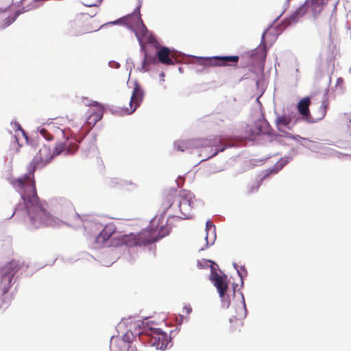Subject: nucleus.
<instances>
[{
  "instance_id": "43",
  "label": "nucleus",
  "mask_w": 351,
  "mask_h": 351,
  "mask_svg": "<svg viewBox=\"0 0 351 351\" xmlns=\"http://www.w3.org/2000/svg\"><path fill=\"white\" fill-rule=\"evenodd\" d=\"M335 154H337V156L338 158H340V157H341V156H348L347 154H343L342 153L337 152H335Z\"/></svg>"
},
{
  "instance_id": "12",
  "label": "nucleus",
  "mask_w": 351,
  "mask_h": 351,
  "mask_svg": "<svg viewBox=\"0 0 351 351\" xmlns=\"http://www.w3.org/2000/svg\"><path fill=\"white\" fill-rule=\"evenodd\" d=\"M328 0H306L290 14L289 19L293 22H298L299 19L306 13L308 9H311L313 17L317 18L323 10L324 7L328 3Z\"/></svg>"
},
{
  "instance_id": "31",
  "label": "nucleus",
  "mask_w": 351,
  "mask_h": 351,
  "mask_svg": "<svg viewBox=\"0 0 351 351\" xmlns=\"http://www.w3.org/2000/svg\"><path fill=\"white\" fill-rule=\"evenodd\" d=\"M102 1H103V0H97L94 3H84V5L85 6H86V7H88V8L97 7V6H99L101 3Z\"/></svg>"
},
{
  "instance_id": "51",
  "label": "nucleus",
  "mask_w": 351,
  "mask_h": 351,
  "mask_svg": "<svg viewBox=\"0 0 351 351\" xmlns=\"http://www.w3.org/2000/svg\"><path fill=\"white\" fill-rule=\"evenodd\" d=\"M176 216L175 215H171L169 218L170 217H175Z\"/></svg>"
},
{
  "instance_id": "48",
  "label": "nucleus",
  "mask_w": 351,
  "mask_h": 351,
  "mask_svg": "<svg viewBox=\"0 0 351 351\" xmlns=\"http://www.w3.org/2000/svg\"><path fill=\"white\" fill-rule=\"evenodd\" d=\"M99 102H97V101H93V105H94V106H97V105H99Z\"/></svg>"
},
{
  "instance_id": "9",
  "label": "nucleus",
  "mask_w": 351,
  "mask_h": 351,
  "mask_svg": "<svg viewBox=\"0 0 351 351\" xmlns=\"http://www.w3.org/2000/svg\"><path fill=\"white\" fill-rule=\"evenodd\" d=\"M24 263L12 259L0 267V308H7L12 297L7 295L10 287L13 285V278L21 269Z\"/></svg>"
},
{
  "instance_id": "6",
  "label": "nucleus",
  "mask_w": 351,
  "mask_h": 351,
  "mask_svg": "<svg viewBox=\"0 0 351 351\" xmlns=\"http://www.w3.org/2000/svg\"><path fill=\"white\" fill-rule=\"evenodd\" d=\"M153 322L145 318L137 324L139 343L144 346L154 347L156 350H165L171 343V338L161 328L152 326Z\"/></svg>"
},
{
  "instance_id": "49",
  "label": "nucleus",
  "mask_w": 351,
  "mask_h": 351,
  "mask_svg": "<svg viewBox=\"0 0 351 351\" xmlns=\"http://www.w3.org/2000/svg\"><path fill=\"white\" fill-rule=\"evenodd\" d=\"M96 14H97V13L95 12V13H94L93 14H91V15H90V17H94V16L96 15Z\"/></svg>"
},
{
  "instance_id": "33",
  "label": "nucleus",
  "mask_w": 351,
  "mask_h": 351,
  "mask_svg": "<svg viewBox=\"0 0 351 351\" xmlns=\"http://www.w3.org/2000/svg\"><path fill=\"white\" fill-rule=\"evenodd\" d=\"M197 266L199 269H205V268H208L209 264H208V265L206 264L204 262V259H202V261H197Z\"/></svg>"
},
{
  "instance_id": "39",
  "label": "nucleus",
  "mask_w": 351,
  "mask_h": 351,
  "mask_svg": "<svg viewBox=\"0 0 351 351\" xmlns=\"http://www.w3.org/2000/svg\"><path fill=\"white\" fill-rule=\"evenodd\" d=\"M343 80L341 77H338V78L337 79L336 86H338V85H339V84H342V83H343Z\"/></svg>"
},
{
  "instance_id": "40",
  "label": "nucleus",
  "mask_w": 351,
  "mask_h": 351,
  "mask_svg": "<svg viewBox=\"0 0 351 351\" xmlns=\"http://www.w3.org/2000/svg\"><path fill=\"white\" fill-rule=\"evenodd\" d=\"M238 287V284L237 283H233L232 285V294L233 295H235V291H236V288Z\"/></svg>"
},
{
  "instance_id": "21",
  "label": "nucleus",
  "mask_w": 351,
  "mask_h": 351,
  "mask_svg": "<svg viewBox=\"0 0 351 351\" xmlns=\"http://www.w3.org/2000/svg\"><path fill=\"white\" fill-rule=\"evenodd\" d=\"M239 294L241 296V304H242V309H241V311L243 312V315L237 314V316H234V317L230 318L229 321H230V323H232L234 319H241L243 318H245L246 317V315H247V308H246V304H245V302L244 295H243L242 292H240Z\"/></svg>"
},
{
  "instance_id": "23",
  "label": "nucleus",
  "mask_w": 351,
  "mask_h": 351,
  "mask_svg": "<svg viewBox=\"0 0 351 351\" xmlns=\"http://www.w3.org/2000/svg\"><path fill=\"white\" fill-rule=\"evenodd\" d=\"M291 0H285L283 3L282 8L283 10L282 12L273 21V22L269 25V29L271 28L280 19V18L282 16V14L288 10L289 8Z\"/></svg>"
},
{
  "instance_id": "34",
  "label": "nucleus",
  "mask_w": 351,
  "mask_h": 351,
  "mask_svg": "<svg viewBox=\"0 0 351 351\" xmlns=\"http://www.w3.org/2000/svg\"><path fill=\"white\" fill-rule=\"evenodd\" d=\"M281 132L282 133V134H280V135H281V136H280V137L284 136V137H285V138L292 139V138H293V135H294V134H291V133H289V132H286V131H285V130H283V132Z\"/></svg>"
},
{
  "instance_id": "11",
  "label": "nucleus",
  "mask_w": 351,
  "mask_h": 351,
  "mask_svg": "<svg viewBox=\"0 0 351 351\" xmlns=\"http://www.w3.org/2000/svg\"><path fill=\"white\" fill-rule=\"evenodd\" d=\"M328 92V88H325L322 104L319 108L317 114L315 117H313L311 116L309 110V104L311 96L304 97L298 103L297 109L300 115H298L297 117H300L301 120H304L309 123H315L318 121L322 120L326 114L329 106Z\"/></svg>"
},
{
  "instance_id": "1",
  "label": "nucleus",
  "mask_w": 351,
  "mask_h": 351,
  "mask_svg": "<svg viewBox=\"0 0 351 351\" xmlns=\"http://www.w3.org/2000/svg\"><path fill=\"white\" fill-rule=\"evenodd\" d=\"M64 141L57 143L51 153L50 148L43 145L31 162L27 165V172L15 178H8L9 183L21 196L20 202L12 214L16 218L23 221L27 229L34 230L43 227L59 226L64 221L49 213L40 203L36 189L34 173L37 169H42L57 156L73 154L79 148L81 141L76 136L69 135L65 130H60Z\"/></svg>"
},
{
  "instance_id": "16",
  "label": "nucleus",
  "mask_w": 351,
  "mask_h": 351,
  "mask_svg": "<svg viewBox=\"0 0 351 351\" xmlns=\"http://www.w3.org/2000/svg\"><path fill=\"white\" fill-rule=\"evenodd\" d=\"M134 86L129 102L130 108H123L122 110L125 114L130 115L134 113L141 106L145 97V91L142 86L136 80L134 81Z\"/></svg>"
},
{
  "instance_id": "19",
  "label": "nucleus",
  "mask_w": 351,
  "mask_h": 351,
  "mask_svg": "<svg viewBox=\"0 0 351 351\" xmlns=\"http://www.w3.org/2000/svg\"><path fill=\"white\" fill-rule=\"evenodd\" d=\"M205 231L206 232L205 237L206 243L205 247H202L201 250H204L209 245H213L217 238L215 225L212 222L210 219L207 220L206 222Z\"/></svg>"
},
{
  "instance_id": "7",
  "label": "nucleus",
  "mask_w": 351,
  "mask_h": 351,
  "mask_svg": "<svg viewBox=\"0 0 351 351\" xmlns=\"http://www.w3.org/2000/svg\"><path fill=\"white\" fill-rule=\"evenodd\" d=\"M290 15L285 17L280 25L274 27V25L269 29V26L262 34L261 40L259 46L252 52L251 57L257 58V60L264 64L267 56V53L269 49L272 46L274 42L276 40L277 37L287 28L288 26L295 24L297 22H293L289 19Z\"/></svg>"
},
{
  "instance_id": "22",
  "label": "nucleus",
  "mask_w": 351,
  "mask_h": 351,
  "mask_svg": "<svg viewBox=\"0 0 351 351\" xmlns=\"http://www.w3.org/2000/svg\"><path fill=\"white\" fill-rule=\"evenodd\" d=\"M123 180L119 178H112L108 180L107 184L111 188H121L123 184Z\"/></svg>"
},
{
  "instance_id": "5",
  "label": "nucleus",
  "mask_w": 351,
  "mask_h": 351,
  "mask_svg": "<svg viewBox=\"0 0 351 351\" xmlns=\"http://www.w3.org/2000/svg\"><path fill=\"white\" fill-rule=\"evenodd\" d=\"M174 148L178 151L184 152L188 149H200V156L204 158L201 161L207 160L223 152L228 146L223 145L219 136L206 138L190 139L184 141H175Z\"/></svg>"
},
{
  "instance_id": "24",
  "label": "nucleus",
  "mask_w": 351,
  "mask_h": 351,
  "mask_svg": "<svg viewBox=\"0 0 351 351\" xmlns=\"http://www.w3.org/2000/svg\"><path fill=\"white\" fill-rule=\"evenodd\" d=\"M238 276L241 279V287H243L244 282L243 278L247 276V271L245 267V265H241L237 272Z\"/></svg>"
},
{
  "instance_id": "8",
  "label": "nucleus",
  "mask_w": 351,
  "mask_h": 351,
  "mask_svg": "<svg viewBox=\"0 0 351 351\" xmlns=\"http://www.w3.org/2000/svg\"><path fill=\"white\" fill-rule=\"evenodd\" d=\"M170 231L171 228L166 225H162L156 237H152L149 233L146 232L123 234L119 239L115 240L112 245L117 246L125 245L128 247L141 245L147 246L169 235Z\"/></svg>"
},
{
  "instance_id": "32",
  "label": "nucleus",
  "mask_w": 351,
  "mask_h": 351,
  "mask_svg": "<svg viewBox=\"0 0 351 351\" xmlns=\"http://www.w3.org/2000/svg\"><path fill=\"white\" fill-rule=\"evenodd\" d=\"M108 66L111 68L119 69L120 67V64L115 60H110L108 62Z\"/></svg>"
},
{
  "instance_id": "15",
  "label": "nucleus",
  "mask_w": 351,
  "mask_h": 351,
  "mask_svg": "<svg viewBox=\"0 0 351 351\" xmlns=\"http://www.w3.org/2000/svg\"><path fill=\"white\" fill-rule=\"evenodd\" d=\"M239 56H216L212 57H197L198 63L204 68L206 66H237Z\"/></svg>"
},
{
  "instance_id": "41",
  "label": "nucleus",
  "mask_w": 351,
  "mask_h": 351,
  "mask_svg": "<svg viewBox=\"0 0 351 351\" xmlns=\"http://www.w3.org/2000/svg\"><path fill=\"white\" fill-rule=\"evenodd\" d=\"M232 266H233L234 269L237 271V273L239 269V268H240V267L236 263H232Z\"/></svg>"
},
{
  "instance_id": "38",
  "label": "nucleus",
  "mask_w": 351,
  "mask_h": 351,
  "mask_svg": "<svg viewBox=\"0 0 351 351\" xmlns=\"http://www.w3.org/2000/svg\"><path fill=\"white\" fill-rule=\"evenodd\" d=\"M348 119H349V121H348V130L351 136V116L350 117H348Z\"/></svg>"
},
{
  "instance_id": "54",
  "label": "nucleus",
  "mask_w": 351,
  "mask_h": 351,
  "mask_svg": "<svg viewBox=\"0 0 351 351\" xmlns=\"http://www.w3.org/2000/svg\"><path fill=\"white\" fill-rule=\"evenodd\" d=\"M350 39H351V32H350Z\"/></svg>"
},
{
  "instance_id": "2",
  "label": "nucleus",
  "mask_w": 351,
  "mask_h": 351,
  "mask_svg": "<svg viewBox=\"0 0 351 351\" xmlns=\"http://www.w3.org/2000/svg\"><path fill=\"white\" fill-rule=\"evenodd\" d=\"M142 1L138 0V5L129 16L133 24L128 25L129 29L134 33L140 45L141 51L143 53L141 65L138 69L143 73L148 72L150 70V66L156 64L158 62L165 65H174L180 63V59L186 57V54L173 48L162 46L159 47L156 51L155 55L149 53L145 49L143 40L150 43H155L156 40L141 19V8Z\"/></svg>"
},
{
  "instance_id": "36",
  "label": "nucleus",
  "mask_w": 351,
  "mask_h": 351,
  "mask_svg": "<svg viewBox=\"0 0 351 351\" xmlns=\"http://www.w3.org/2000/svg\"><path fill=\"white\" fill-rule=\"evenodd\" d=\"M102 118V112L97 113L95 115V118L94 120V123H95L97 121H99Z\"/></svg>"
},
{
  "instance_id": "17",
  "label": "nucleus",
  "mask_w": 351,
  "mask_h": 351,
  "mask_svg": "<svg viewBox=\"0 0 351 351\" xmlns=\"http://www.w3.org/2000/svg\"><path fill=\"white\" fill-rule=\"evenodd\" d=\"M114 336L110 338V343L112 342V339ZM139 341L138 332L135 335L129 330L127 331L123 336L121 341V344L119 346V349L118 351H138L137 346L136 344H133V342ZM110 351H114L112 348L111 347V344L110 345Z\"/></svg>"
},
{
  "instance_id": "28",
  "label": "nucleus",
  "mask_w": 351,
  "mask_h": 351,
  "mask_svg": "<svg viewBox=\"0 0 351 351\" xmlns=\"http://www.w3.org/2000/svg\"><path fill=\"white\" fill-rule=\"evenodd\" d=\"M11 124H14L16 128V131H21L22 132L23 136L27 139V136L25 132V130L22 128L21 125L19 124L18 121H12Z\"/></svg>"
},
{
  "instance_id": "50",
  "label": "nucleus",
  "mask_w": 351,
  "mask_h": 351,
  "mask_svg": "<svg viewBox=\"0 0 351 351\" xmlns=\"http://www.w3.org/2000/svg\"><path fill=\"white\" fill-rule=\"evenodd\" d=\"M62 218H64V219H66V216H64V215H62Z\"/></svg>"
},
{
  "instance_id": "42",
  "label": "nucleus",
  "mask_w": 351,
  "mask_h": 351,
  "mask_svg": "<svg viewBox=\"0 0 351 351\" xmlns=\"http://www.w3.org/2000/svg\"><path fill=\"white\" fill-rule=\"evenodd\" d=\"M159 77H160V81H164V77H165V73L164 72H161L159 75Z\"/></svg>"
},
{
  "instance_id": "46",
  "label": "nucleus",
  "mask_w": 351,
  "mask_h": 351,
  "mask_svg": "<svg viewBox=\"0 0 351 351\" xmlns=\"http://www.w3.org/2000/svg\"><path fill=\"white\" fill-rule=\"evenodd\" d=\"M178 71L180 73H182L184 72L183 69L180 66L178 68Z\"/></svg>"
},
{
  "instance_id": "45",
  "label": "nucleus",
  "mask_w": 351,
  "mask_h": 351,
  "mask_svg": "<svg viewBox=\"0 0 351 351\" xmlns=\"http://www.w3.org/2000/svg\"><path fill=\"white\" fill-rule=\"evenodd\" d=\"M176 182H177V186H178V187H179V188H180V187H181V186H182V184H181V183H180V182H178V180H176Z\"/></svg>"
},
{
  "instance_id": "27",
  "label": "nucleus",
  "mask_w": 351,
  "mask_h": 351,
  "mask_svg": "<svg viewBox=\"0 0 351 351\" xmlns=\"http://www.w3.org/2000/svg\"><path fill=\"white\" fill-rule=\"evenodd\" d=\"M186 57H191L192 58L195 59V64H196V66H197V68L195 69H196L197 72H203V71H204L206 69H207L210 66H206L204 68H203V66H201L198 63V61H197V57L198 56H192V55H186Z\"/></svg>"
},
{
  "instance_id": "4",
  "label": "nucleus",
  "mask_w": 351,
  "mask_h": 351,
  "mask_svg": "<svg viewBox=\"0 0 351 351\" xmlns=\"http://www.w3.org/2000/svg\"><path fill=\"white\" fill-rule=\"evenodd\" d=\"M197 202V200L195 199V195L191 191L183 189L180 191L178 193L177 189L171 188L169 190V193L167 195L166 200L162 204L164 210L158 219V226L162 223L165 214L174 204H177L180 213L182 215L178 217L179 219H192L193 215L191 212L192 209L195 208V202Z\"/></svg>"
},
{
  "instance_id": "26",
  "label": "nucleus",
  "mask_w": 351,
  "mask_h": 351,
  "mask_svg": "<svg viewBox=\"0 0 351 351\" xmlns=\"http://www.w3.org/2000/svg\"><path fill=\"white\" fill-rule=\"evenodd\" d=\"M122 189H125L128 191H133L137 188L136 184L132 182L131 180H123V184H122Z\"/></svg>"
},
{
  "instance_id": "53",
  "label": "nucleus",
  "mask_w": 351,
  "mask_h": 351,
  "mask_svg": "<svg viewBox=\"0 0 351 351\" xmlns=\"http://www.w3.org/2000/svg\"><path fill=\"white\" fill-rule=\"evenodd\" d=\"M15 140L16 142H18V138L16 137H15Z\"/></svg>"
},
{
  "instance_id": "13",
  "label": "nucleus",
  "mask_w": 351,
  "mask_h": 351,
  "mask_svg": "<svg viewBox=\"0 0 351 351\" xmlns=\"http://www.w3.org/2000/svg\"><path fill=\"white\" fill-rule=\"evenodd\" d=\"M246 133L252 140L255 139L256 136L261 135H268L274 137V140L275 141H278V138L281 136L280 134L273 132L271 127L263 115L254 121L252 128L246 130Z\"/></svg>"
},
{
  "instance_id": "47",
  "label": "nucleus",
  "mask_w": 351,
  "mask_h": 351,
  "mask_svg": "<svg viewBox=\"0 0 351 351\" xmlns=\"http://www.w3.org/2000/svg\"><path fill=\"white\" fill-rule=\"evenodd\" d=\"M209 237H210V241H209V243H211L212 242V232H210Z\"/></svg>"
},
{
  "instance_id": "37",
  "label": "nucleus",
  "mask_w": 351,
  "mask_h": 351,
  "mask_svg": "<svg viewBox=\"0 0 351 351\" xmlns=\"http://www.w3.org/2000/svg\"><path fill=\"white\" fill-rule=\"evenodd\" d=\"M184 310L187 314H190L192 312V308L190 306H185Z\"/></svg>"
},
{
  "instance_id": "25",
  "label": "nucleus",
  "mask_w": 351,
  "mask_h": 351,
  "mask_svg": "<svg viewBox=\"0 0 351 351\" xmlns=\"http://www.w3.org/2000/svg\"><path fill=\"white\" fill-rule=\"evenodd\" d=\"M38 132L47 141H51L53 139V136L48 132V131L43 128H38Z\"/></svg>"
},
{
  "instance_id": "18",
  "label": "nucleus",
  "mask_w": 351,
  "mask_h": 351,
  "mask_svg": "<svg viewBox=\"0 0 351 351\" xmlns=\"http://www.w3.org/2000/svg\"><path fill=\"white\" fill-rule=\"evenodd\" d=\"M301 121L300 117H296L295 114H284L282 115L277 114L275 120V123L278 131L283 132L282 128H285L291 130L296 123Z\"/></svg>"
},
{
  "instance_id": "10",
  "label": "nucleus",
  "mask_w": 351,
  "mask_h": 351,
  "mask_svg": "<svg viewBox=\"0 0 351 351\" xmlns=\"http://www.w3.org/2000/svg\"><path fill=\"white\" fill-rule=\"evenodd\" d=\"M206 264H209L210 269V274L209 280L217 289V293L221 300V307L228 308H229L231 300L230 296L228 294L230 280L226 274L220 270L219 265L213 261L209 259H204Z\"/></svg>"
},
{
  "instance_id": "35",
  "label": "nucleus",
  "mask_w": 351,
  "mask_h": 351,
  "mask_svg": "<svg viewBox=\"0 0 351 351\" xmlns=\"http://www.w3.org/2000/svg\"><path fill=\"white\" fill-rule=\"evenodd\" d=\"M292 139L295 140V141H299L300 140L308 141V138L302 137L298 134H294Z\"/></svg>"
},
{
  "instance_id": "3",
  "label": "nucleus",
  "mask_w": 351,
  "mask_h": 351,
  "mask_svg": "<svg viewBox=\"0 0 351 351\" xmlns=\"http://www.w3.org/2000/svg\"><path fill=\"white\" fill-rule=\"evenodd\" d=\"M69 210L72 219L76 221L75 225L77 226L82 225L88 234L95 237L94 241L95 244L101 247H119L112 245V243L123 234L119 236H113L117 230V228L113 223H104L95 217L82 218L75 212L74 208L70 204Z\"/></svg>"
},
{
  "instance_id": "14",
  "label": "nucleus",
  "mask_w": 351,
  "mask_h": 351,
  "mask_svg": "<svg viewBox=\"0 0 351 351\" xmlns=\"http://www.w3.org/2000/svg\"><path fill=\"white\" fill-rule=\"evenodd\" d=\"M292 158L290 156H285L281 158L276 164L271 168L263 171L257 177L256 183L252 185L249 189V193H252L258 191L259 187L263 184V181L270 177L271 175L276 174L282 168L287 165Z\"/></svg>"
},
{
  "instance_id": "29",
  "label": "nucleus",
  "mask_w": 351,
  "mask_h": 351,
  "mask_svg": "<svg viewBox=\"0 0 351 351\" xmlns=\"http://www.w3.org/2000/svg\"><path fill=\"white\" fill-rule=\"evenodd\" d=\"M126 67L127 69L130 70L129 76L130 75L132 69L134 67V62L131 58H128L126 60Z\"/></svg>"
},
{
  "instance_id": "44",
  "label": "nucleus",
  "mask_w": 351,
  "mask_h": 351,
  "mask_svg": "<svg viewBox=\"0 0 351 351\" xmlns=\"http://www.w3.org/2000/svg\"><path fill=\"white\" fill-rule=\"evenodd\" d=\"M262 94H261L256 99V101L259 104L261 105V102L259 101V99H260V97L261 96Z\"/></svg>"
},
{
  "instance_id": "30",
  "label": "nucleus",
  "mask_w": 351,
  "mask_h": 351,
  "mask_svg": "<svg viewBox=\"0 0 351 351\" xmlns=\"http://www.w3.org/2000/svg\"><path fill=\"white\" fill-rule=\"evenodd\" d=\"M121 20L122 19L121 18H119L118 19H116L113 21H111V22H108V23H106L102 25H101V27H99V29H100L101 28H102L103 27L106 26V25H118V24H121Z\"/></svg>"
},
{
  "instance_id": "52",
  "label": "nucleus",
  "mask_w": 351,
  "mask_h": 351,
  "mask_svg": "<svg viewBox=\"0 0 351 351\" xmlns=\"http://www.w3.org/2000/svg\"><path fill=\"white\" fill-rule=\"evenodd\" d=\"M301 145H302V146H304V147H306V146L304 144L302 143Z\"/></svg>"
},
{
  "instance_id": "20",
  "label": "nucleus",
  "mask_w": 351,
  "mask_h": 351,
  "mask_svg": "<svg viewBox=\"0 0 351 351\" xmlns=\"http://www.w3.org/2000/svg\"><path fill=\"white\" fill-rule=\"evenodd\" d=\"M69 28L67 30V34L71 36H78L85 33L84 31L80 28L77 29V24L75 21H71L69 23Z\"/></svg>"
}]
</instances>
